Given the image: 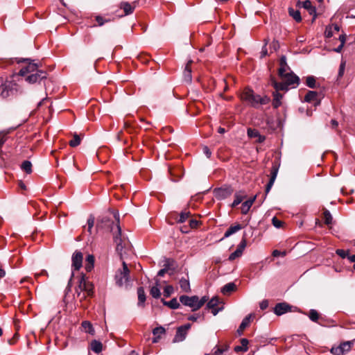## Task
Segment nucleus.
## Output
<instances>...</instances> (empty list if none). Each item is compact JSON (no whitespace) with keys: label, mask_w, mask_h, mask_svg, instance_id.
Instances as JSON below:
<instances>
[{"label":"nucleus","mask_w":355,"mask_h":355,"mask_svg":"<svg viewBox=\"0 0 355 355\" xmlns=\"http://www.w3.org/2000/svg\"><path fill=\"white\" fill-rule=\"evenodd\" d=\"M351 344H352L351 342L347 341V342H344V343H341L339 345L340 349L343 351V354H344L345 352H349L350 350V349H351Z\"/></svg>","instance_id":"obj_39"},{"label":"nucleus","mask_w":355,"mask_h":355,"mask_svg":"<svg viewBox=\"0 0 355 355\" xmlns=\"http://www.w3.org/2000/svg\"><path fill=\"white\" fill-rule=\"evenodd\" d=\"M279 64L280 67L279 69V76H283L284 73L287 72V69H288L285 56H282L281 58Z\"/></svg>","instance_id":"obj_23"},{"label":"nucleus","mask_w":355,"mask_h":355,"mask_svg":"<svg viewBox=\"0 0 355 355\" xmlns=\"http://www.w3.org/2000/svg\"><path fill=\"white\" fill-rule=\"evenodd\" d=\"M191 328L190 324H186L184 325L180 326L178 328L176 334L173 339L174 342H181L184 340L187 334L188 330Z\"/></svg>","instance_id":"obj_7"},{"label":"nucleus","mask_w":355,"mask_h":355,"mask_svg":"<svg viewBox=\"0 0 355 355\" xmlns=\"http://www.w3.org/2000/svg\"><path fill=\"white\" fill-rule=\"evenodd\" d=\"M268 306V302L267 300H263L260 303V308L262 310L266 309Z\"/></svg>","instance_id":"obj_60"},{"label":"nucleus","mask_w":355,"mask_h":355,"mask_svg":"<svg viewBox=\"0 0 355 355\" xmlns=\"http://www.w3.org/2000/svg\"><path fill=\"white\" fill-rule=\"evenodd\" d=\"M114 280L118 286L128 288L130 282V270L124 261L122 262V268L116 271Z\"/></svg>","instance_id":"obj_4"},{"label":"nucleus","mask_w":355,"mask_h":355,"mask_svg":"<svg viewBox=\"0 0 355 355\" xmlns=\"http://www.w3.org/2000/svg\"><path fill=\"white\" fill-rule=\"evenodd\" d=\"M332 27H327L325 30L324 34L327 37H331L334 35Z\"/></svg>","instance_id":"obj_55"},{"label":"nucleus","mask_w":355,"mask_h":355,"mask_svg":"<svg viewBox=\"0 0 355 355\" xmlns=\"http://www.w3.org/2000/svg\"><path fill=\"white\" fill-rule=\"evenodd\" d=\"M242 229V226L240 224H236L235 225L230 226L227 230L225 232L224 238H227L232 235L233 234L237 232L238 231Z\"/></svg>","instance_id":"obj_22"},{"label":"nucleus","mask_w":355,"mask_h":355,"mask_svg":"<svg viewBox=\"0 0 355 355\" xmlns=\"http://www.w3.org/2000/svg\"><path fill=\"white\" fill-rule=\"evenodd\" d=\"M272 223L275 227L279 228L282 226L283 222L277 219L276 217H273L272 219Z\"/></svg>","instance_id":"obj_49"},{"label":"nucleus","mask_w":355,"mask_h":355,"mask_svg":"<svg viewBox=\"0 0 355 355\" xmlns=\"http://www.w3.org/2000/svg\"><path fill=\"white\" fill-rule=\"evenodd\" d=\"M5 84L10 95H14L19 89V86L13 81H6Z\"/></svg>","instance_id":"obj_18"},{"label":"nucleus","mask_w":355,"mask_h":355,"mask_svg":"<svg viewBox=\"0 0 355 355\" xmlns=\"http://www.w3.org/2000/svg\"><path fill=\"white\" fill-rule=\"evenodd\" d=\"M290 306L286 303H278L274 309V312L277 315H281L290 311Z\"/></svg>","instance_id":"obj_10"},{"label":"nucleus","mask_w":355,"mask_h":355,"mask_svg":"<svg viewBox=\"0 0 355 355\" xmlns=\"http://www.w3.org/2000/svg\"><path fill=\"white\" fill-rule=\"evenodd\" d=\"M323 218L324 220V223L327 225H330L332 223V216L329 210L324 209L323 213Z\"/></svg>","instance_id":"obj_33"},{"label":"nucleus","mask_w":355,"mask_h":355,"mask_svg":"<svg viewBox=\"0 0 355 355\" xmlns=\"http://www.w3.org/2000/svg\"><path fill=\"white\" fill-rule=\"evenodd\" d=\"M135 7L136 2H134L133 5H131L128 2H121L120 4V8L123 10L125 15L132 13Z\"/></svg>","instance_id":"obj_15"},{"label":"nucleus","mask_w":355,"mask_h":355,"mask_svg":"<svg viewBox=\"0 0 355 355\" xmlns=\"http://www.w3.org/2000/svg\"><path fill=\"white\" fill-rule=\"evenodd\" d=\"M214 351L213 352V355H221L224 352L227 350V347H223V348L216 347L214 349Z\"/></svg>","instance_id":"obj_46"},{"label":"nucleus","mask_w":355,"mask_h":355,"mask_svg":"<svg viewBox=\"0 0 355 355\" xmlns=\"http://www.w3.org/2000/svg\"><path fill=\"white\" fill-rule=\"evenodd\" d=\"M208 300V298L205 296L202 297L200 300H199V298L198 297V303H197V306H196V308H198V309H199L201 306H202Z\"/></svg>","instance_id":"obj_50"},{"label":"nucleus","mask_w":355,"mask_h":355,"mask_svg":"<svg viewBox=\"0 0 355 355\" xmlns=\"http://www.w3.org/2000/svg\"><path fill=\"white\" fill-rule=\"evenodd\" d=\"M242 255V253L241 252L240 250H237V249L234 252H232L230 257H229V260L230 261H233L235 259L241 257Z\"/></svg>","instance_id":"obj_47"},{"label":"nucleus","mask_w":355,"mask_h":355,"mask_svg":"<svg viewBox=\"0 0 355 355\" xmlns=\"http://www.w3.org/2000/svg\"><path fill=\"white\" fill-rule=\"evenodd\" d=\"M21 168L27 173L32 172V164L29 161H24L21 164Z\"/></svg>","instance_id":"obj_36"},{"label":"nucleus","mask_w":355,"mask_h":355,"mask_svg":"<svg viewBox=\"0 0 355 355\" xmlns=\"http://www.w3.org/2000/svg\"><path fill=\"white\" fill-rule=\"evenodd\" d=\"M277 168L273 167L272 171H271V173H270V180L273 182H275V179L277 178Z\"/></svg>","instance_id":"obj_53"},{"label":"nucleus","mask_w":355,"mask_h":355,"mask_svg":"<svg viewBox=\"0 0 355 355\" xmlns=\"http://www.w3.org/2000/svg\"><path fill=\"white\" fill-rule=\"evenodd\" d=\"M180 301L185 306H188L192 308L193 311L198 310L196 308L198 303V296H187V295H182L180 297Z\"/></svg>","instance_id":"obj_6"},{"label":"nucleus","mask_w":355,"mask_h":355,"mask_svg":"<svg viewBox=\"0 0 355 355\" xmlns=\"http://www.w3.org/2000/svg\"><path fill=\"white\" fill-rule=\"evenodd\" d=\"M245 247H246V239L245 238H243L241 243H239V245L237 247V250H240L241 252L243 254V252L244 249L245 248Z\"/></svg>","instance_id":"obj_48"},{"label":"nucleus","mask_w":355,"mask_h":355,"mask_svg":"<svg viewBox=\"0 0 355 355\" xmlns=\"http://www.w3.org/2000/svg\"><path fill=\"white\" fill-rule=\"evenodd\" d=\"M138 295V305H141L146 301V294L143 287H139L137 289Z\"/></svg>","instance_id":"obj_28"},{"label":"nucleus","mask_w":355,"mask_h":355,"mask_svg":"<svg viewBox=\"0 0 355 355\" xmlns=\"http://www.w3.org/2000/svg\"><path fill=\"white\" fill-rule=\"evenodd\" d=\"M180 286L182 291L186 293L191 291L190 284L188 279L182 278L180 280Z\"/></svg>","instance_id":"obj_27"},{"label":"nucleus","mask_w":355,"mask_h":355,"mask_svg":"<svg viewBox=\"0 0 355 355\" xmlns=\"http://www.w3.org/2000/svg\"><path fill=\"white\" fill-rule=\"evenodd\" d=\"M278 92L279 91L275 89V92H272L273 100L272 104L275 109L278 108L282 105V98L283 96Z\"/></svg>","instance_id":"obj_16"},{"label":"nucleus","mask_w":355,"mask_h":355,"mask_svg":"<svg viewBox=\"0 0 355 355\" xmlns=\"http://www.w3.org/2000/svg\"><path fill=\"white\" fill-rule=\"evenodd\" d=\"M165 333V329L162 327H156L153 329V334L155 336H159L162 334H164Z\"/></svg>","instance_id":"obj_45"},{"label":"nucleus","mask_w":355,"mask_h":355,"mask_svg":"<svg viewBox=\"0 0 355 355\" xmlns=\"http://www.w3.org/2000/svg\"><path fill=\"white\" fill-rule=\"evenodd\" d=\"M329 26L332 27L334 32H338L340 31V26L338 24H332L331 26Z\"/></svg>","instance_id":"obj_64"},{"label":"nucleus","mask_w":355,"mask_h":355,"mask_svg":"<svg viewBox=\"0 0 355 355\" xmlns=\"http://www.w3.org/2000/svg\"><path fill=\"white\" fill-rule=\"evenodd\" d=\"M167 306L171 309H175L180 306V304L176 298H173L171 300L168 302Z\"/></svg>","instance_id":"obj_40"},{"label":"nucleus","mask_w":355,"mask_h":355,"mask_svg":"<svg viewBox=\"0 0 355 355\" xmlns=\"http://www.w3.org/2000/svg\"><path fill=\"white\" fill-rule=\"evenodd\" d=\"M80 144V138L78 135H74L72 140L69 141V145L71 147H76Z\"/></svg>","instance_id":"obj_41"},{"label":"nucleus","mask_w":355,"mask_h":355,"mask_svg":"<svg viewBox=\"0 0 355 355\" xmlns=\"http://www.w3.org/2000/svg\"><path fill=\"white\" fill-rule=\"evenodd\" d=\"M198 225V221L196 220H190V226L191 228H196Z\"/></svg>","instance_id":"obj_63"},{"label":"nucleus","mask_w":355,"mask_h":355,"mask_svg":"<svg viewBox=\"0 0 355 355\" xmlns=\"http://www.w3.org/2000/svg\"><path fill=\"white\" fill-rule=\"evenodd\" d=\"M245 197V195L243 194L242 193H241V192L236 193L235 194V198H234V202L232 204V207H236L238 205H239L242 202V200H243V198Z\"/></svg>","instance_id":"obj_31"},{"label":"nucleus","mask_w":355,"mask_h":355,"mask_svg":"<svg viewBox=\"0 0 355 355\" xmlns=\"http://www.w3.org/2000/svg\"><path fill=\"white\" fill-rule=\"evenodd\" d=\"M248 136L250 138L256 139V141L259 143H262L265 141L266 137L263 135H261L259 132L254 129L248 128Z\"/></svg>","instance_id":"obj_13"},{"label":"nucleus","mask_w":355,"mask_h":355,"mask_svg":"<svg viewBox=\"0 0 355 355\" xmlns=\"http://www.w3.org/2000/svg\"><path fill=\"white\" fill-rule=\"evenodd\" d=\"M318 96V93L314 91H309L307 92L304 97V101L306 102L313 101Z\"/></svg>","instance_id":"obj_32"},{"label":"nucleus","mask_w":355,"mask_h":355,"mask_svg":"<svg viewBox=\"0 0 355 355\" xmlns=\"http://www.w3.org/2000/svg\"><path fill=\"white\" fill-rule=\"evenodd\" d=\"M204 154L207 156V157L209 158L211 155V152L207 146H204L202 148Z\"/></svg>","instance_id":"obj_59"},{"label":"nucleus","mask_w":355,"mask_h":355,"mask_svg":"<svg viewBox=\"0 0 355 355\" xmlns=\"http://www.w3.org/2000/svg\"><path fill=\"white\" fill-rule=\"evenodd\" d=\"M279 76L282 79V83H277L272 77L270 78V83L277 91H287L289 87L295 88L299 85V77L292 71L286 72Z\"/></svg>","instance_id":"obj_2"},{"label":"nucleus","mask_w":355,"mask_h":355,"mask_svg":"<svg viewBox=\"0 0 355 355\" xmlns=\"http://www.w3.org/2000/svg\"><path fill=\"white\" fill-rule=\"evenodd\" d=\"M91 349L96 353H99L102 351V344L98 340H93L91 343Z\"/></svg>","instance_id":"obj_30"},{"label":"nucleus","mask_w":355,"mask_h":355,"mask_svg":"<svg viewBox=\"0 0 355 355\" xmlns=\"http://www.w3.org/2000/svg\"><path fill=\"white\" fill-rule=\"evenodd\" d=\"M108 225L110 226V231L114 235V240L116 245V250L121 254V252L125 246V244L123 245V241L121 236V227L119 224V221H117L116 223L114 222L108 221Z\"/></svg>","instance_id":"obj_5"},{"label":"nucleus","mask_w":355,"mask_h":355,"mask_svg":"<svg viewBox=\"0 0 355 355\" xmlns=\"http://www.w3.org/2000/svg\"><path fill=\"white\" fill-rule=\"evenodd\" d=\"M241 98L243 101L248 102L252 107H259V105H267L270 102V97L267 96H261L258 94H255L254 92L246 88L241 95Z\"/></svg>","instance_id":"obj_3"},{"label":"nucleus","mask_w":355,"mask_h":355,"mask_svg":"<svg viewBox=\"0 0 355 355\" xmlns=\"http://www.w3.org/2000/svg\"><path fill=\"white\" fill-rule=\"evenodd\" d=\"M10 96V94L7 89L6 84H1L0 85V96L5 98Z\"/></svg>","instance_id":"obj_34"},{"label":"nucleus","mask_w":355,"mask_h":355,"mask_svg":"<svg viewBox=\"0 0 355 355\" xmlns=\"http://www.w3.org/2000/svg\"><path fill=\"white\" fill-rule=\"evenodd\" d=\"M6 139V133L0 132V147L5 143Z\"/></svg>","instance_id":"obj_58"},{"label":"nucleus","mask_w":355,"mask_h":355,"mask_svg":"<svg viewBox=\"0 0 355 355\" xmlns=\"http://www.w3.org/2000/svg\"><path fill=\"white\" fill-rule=\"evenodd\" d=\"M24 61L28 62L27 65L20 69L19 75L25 77L26 82L34 84L46 78L47 73L40 69V62L36 63L29 58L24 59Z\"/></svg>","instance_id":"obj_1"},{"label":"nucleus","mask_w":355,"mask_h":355,"mask_svg":"<svg viewBox=\"0 0 355 355\" xmlns=\"http://www.w3.org/2000/svg\"><path fill=\"white\" fill-rule=\"evenodd\" d=\"M250 318H251V315H248L246 317H245L243 318V320H242V322L237 330V332L239 335L242 334L243 330L249 325L250 322Z\"/></svg>","instance_id":"obj_21"},{"label":"nucleus","mask_w":355,"mask_h":355,"mask_svg":"<svg viewBox=\"0 0 355 355\" xmlns=\"http://www.w3.org/2000/svg\"><path fill=\"white\" fill-rule=\"evenodd\" d=\"M241 345L240 346H236L234 351L236 352H246L248 350V340L246 338H242L241 340Z\"/></svg>","instance_id":"obj_26"},{"label":"nucleus","mask_w":355,"mask_h":355,"mask_svg":"<svg viewBox=\"0 0 355 355\" xmlns=\"http://www.w3.org/2000/svg\"><path fill=\"white\" fill-rule=\"evenodd\" d=\"M96 21L98 22V25L99 26H103L104 24V23L106 21L105 20H104L103 19V17H101V16H97L96 17Z\"/></svg>","instance_id":"obj_62"},{"label":"nucleus","mask_w":355,"mask_h":355,"mask_svg":"<svg viewBox=\"0 0 355 355\" xmlns=\"http://www.w3.org/2000/svg\"><path fill=\"white\" fill-rule=\"evenodd\" d=\"M82 327L83 328L84 331L88 334L92 335L94 334V329L92 327V324L89 321H83L82 322Z\"/></svg>","instance_id":"obj_29"},{"label":"nucleus","mask_w":355,"mask_h":355,"mask_svg":"<svg viewBox=\"0 0 355 355\" xmlns=\"http://www.w3.org/2000/svg\"><path fill=\"white\" fill-rule=\"evenodd\" d=\"M192 63V60H189L186 66L184 71V81L187 83H191L192 80L191 76V64Z\"/></svg>","instance_id":"obj_17"},{"label":"nucleus","mask_w":355,"mask_h":355,"mask_svg":"<svg viewBox=\"0 0 355 355\" xmlns=\"http://www.w3.org/2000/svg\"><path fill=\"white\" fill-rule=\"evenodd\" d=\"M331 352L334 355H343V351L340 349V346L337 347H332L331 349Z\"/></svg>","instance_id":"obj_52"},{"label":"nucleus","mask_w":355,"mask_h":355,"mask_svg":"<svg viewBox=\"0 0 355 355\" xmlns=\"http://www.w3.org/2000/svg\"><path fill=\"white\" fill-rule=\"evenodd\" d=\"M190 213L189 211L182 212L180 215V218L178 219L179 223H184L189 218Z\"/></svg>","instance_id":"obj_43"},{"label":"nucleus","mask_w":355,"mask_h":355,"mask_svg":"<svg viewBox=\"0 0 355 355\" xmlns=\"http://www.w3.org/2000/svg\"><path fill=\"white\" fill-rule=\"evenodd\" d=\"M236 288V286L234 283L230 282L227 284H225L222 288H221V293L223 295H229L232 291H235Z\"/></svg>","instance_id":"obj_20"},{"label":"nucleus","mask_w":355,"mask_h":355,"mask_svg":"<svg viewBox=\"0 0 355 355\" xmlns=\"http://www.w3.org/2000/svg\"><path fill=\"white\" fill-rule=\"evenodd\" d=\"M83 254L80 251H75L72 254L71 261L72 268L75 270H78L83 266Z\"/></svg>","instance_id":"obj_8"},{"label":"nucleus","mask_w":355,"mask_h":355,"mask_svg":"<svg viewBox=\"0 0 355 355\" xmlns=\"http://www.w3.org/2000/svg\"><path fill=\"white\" fill-rule=\"evenodd\" d=\"M306 85L310 88L315 87V79L313 76L306 78Z\"/></svg>","instance_id":"obj_42"},{"label":"nucleus","mask_w":355,"mask_h":355,"mask_svg":"<svg viewBox=\"0 0 355 355\" xmlns=\"http://www.w3.org/2000/svg\"><path fill=\"white\" fill-rule=\"evenodd\" d=\"M93 289H94L93 284L87 279L85 288L84 290V291H85L87 293L86 297L92 296L93 295Z\"/></svg>","instance_id":"obj_35"},{"label":"nucleus","mask_w":355,"mask_h":355,"mask_svg":"<svg viewBox=\"0 0 355 355\" xmlns=\"http://www.w3.org/2000/svg\"><path fill=\"white\" fill-rule=\"evenodd\" d=\"M94 257L92 254H89L87 257H86V260H85V270L87 271V272H90L92 268H94Z\"/></svg>","instance_id":"obj_24"},{"label":"nucleus","mask_w":355,"mask_h":355,"mask_svg":"<svg viewBox=\"0 0 355 355\" xmlns=\"http://www.w3.org/2000/svg\"><path fill=\"white\" fill-rule=\"evenodd\" d=\"M286 251L280 252V251H279L277 250H275L272 252V256L273 257H278V256L284 257V256H286Z\"/></svg>","instance_id":"obj_57"},{"label":"nucleus","mask_w":355,"mask_h":355,"mask_svg":"<svg viewBox=\"0 0 355 355\" xmlns=\"http://www.w3.org/2000/svg\"><path fill=\"white\" fill-rule=\"evenodd\" d=\"M274 182L269 180L268 183L266 185V194H268V192L270 191V190L271 189L272 185H273Z\"/></svg>","instance_id":"obj_61"},{"label":"nucleus","mask_w":355,"mask_h":355,"mask_svg":"<svg viewBox=\"0 0 355 355\" xmlns=\"http://www.w3.org/2000/svg\"><path fill=\"white\" fill-rule=\"evenodd\" d=\"M345 61H342L340 64V67H339V71H338V76L339 77H342L344 74V71H345Z\"/></svg>","instance_id":"obj_51"},{"label":"nucleus","mask_w":355,"mask_h":355,"mask_svg":"<svg viewBox=\"0 0 355 355\" xmlns=\"http://www.w3.org/2000/svg\"><path fill=\"white\" fill-rule=\"evenodd\" d=\"M309 318L313 322H317L319 319V313L315 309H311L309 313Z\"/></svg>","instance_id":"obj_37"},{"label":"nucleus","mask_w":355,"mask_h":355,"mask_svg":"<svg viewBox=\"0 0 355 355\" xmlns=\"http://www.w3.org/2000/svg\"><path fill=\"white\" fill-rule=\"evenodd\" d=\"M288 13L289 15L292 17L297 22H300L302 21L301 14L299 10H295L293 8H289Z\"/></svg>","instance_id":"obj_25"},{"label":"nucleus","mask_w":355,"mask_h":355,"mask_svg":"<svg viewBox=\"0 0 355 355\" xmlns=\"http://www.w3.org/2000/svg\"><path fill=\"white\" fill-rule=\"evenodd\" d=\"M150 293L152 297L156 299L159 298L161 295L160 290L157 286H153Z\"/></svg>","instance_id":"obj_38"},{"label":"nucleus","mask_w":355,"mask_h":355,"mask_svg":"<svg viewBox=\"0 0 355 355\" xmlns=\"http://www.w3.org/2000/svg\"><path fill=\"white\" fill-rule=\"evenodd\" d=\"M220 300L218 297H213L207 304V308L211 310L214 315H216L222 308H218Z\"/></svg>","instance_id":"obj_9"},{"label":"nucleus","mask_w":355,"mask_h":355,"mask_svg":"<svg viewBox=\"0 0 355 355\" xmlns=\"http://www.w3.org/2000/svg\"><path fill=\"white\" fill-rule=\"evenodd\" d=\"M256 199V196H254L252 198L248 200H246L245 202H244L242 205H241V212L243 214H246L250 207H252L253 202H254Z\"/></svg>","instance_id":"obj_19"},{"label":"nucleus","mask_w":355,"mask_h":355,"mask_svg":"<svg viewBox=\"0 0 355 355\" xmlns=\"http://www.w3.org/2000/svg\"><path fill=\"white\" fill-rule=\"evenodd\" d=\"M94 218L92 216H90L87 220V225H88V232H91V230L94 226Z\"/></svg>","instance_id":"obj_54"},{"label":"nucleus","mask_w":355,"mask_h":355,"mask_svg":"<svg viewBox=\"0 0 355 355\" xmlns=\"http://www.w3.org/2000/svg\"><path fill=\"white\" fill-rule=\"evenodd\" d=\"M86 281L87 277L85 276V275H82L78 285V289H80V291H78V290L76 291L78 297H80V300H83L86 298V295L85 293H83V295L81 294V291H84L85 288Z\"/></svg>","instance_id":"obj_11"},{"label":"nucleus","mask_w":355,"mask_h":355,"mask_svg":"<svg viewBox=\"0 0 355 355\" xmlns=\"http://www.w3.org/2000/svg\"><path fill=\"white\" fill-rule=\"evenodd\" d=\"M173 293V287L171 285L166 286L164 290V295L166 297H170V295Z\"/></svg>","instance_id":"obj_44"},{"label":"nucleus","mask_w":355,"mask_h":355,"mask_svg":"<svg viewBox=\"0 0 355 355\" xmlns=\"http://www.w3.org/2000/svg\"><path fill=\"white\" fill-rule=\"evenodd\" d=\"M297 6L303 7L309 11L310 15H314V16H315V8L312 6V3L309 0H306L303 2L298 1L297 2Z\"/></svg>","instance_id":"obj_12"},{"label":"nucleus","mask_w":355,"mask_h":355,"mask_svg":"<svg viewBox=\"0 0 355 355\" xmlns=\"http://www.w3.org/2000/svg\"><path fill=\"white\" fill-rule=\"evenodd\" d=\"M336 252L342 258H345L348 255V252L342 249H338Z\"/></svg>","instance_id":"obj_56"},{"label":"nucleus","mask_w":355,"mask_h":355,"mask_svg":"<svg viewBox=\"0 0 355 355\" xmlns=\"http://www.w3.org/2000/svg\"><path fill=\"white\" fill-rule=\"evenodd\" d=\"M232 190L230 188H220L215 189V195L220 198H226L232 194Z\"/></svg>","instance_id":"obj_14"}]
</instances>
